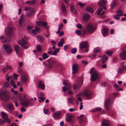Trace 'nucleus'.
Returning a JSON list of instances; mask_svg holds the SVG:
<instances>
[{
	"mask_svg": "<svg viewBox=\"0 0 126 126\" xmlns=\"http://www.w3.org/2000/svg\"><path fill=\"white\" fill-rule=\"evenodd\" d=\"M64 41L63 38H62L58 43V46L59 47H62L63 46V44L64 43Z\"/></svg>",
	"mask_w": 126,
	"mask_h": 126,
	"instance_id": "obj_31",
	"label": "nucleus"
},
{
	"mask_svg": "<svg viewBox=\"0 0 126 126\" xmlns=\"http://www.w3.org/2000/svg\"><path fill=\"white\" fill-rule=\"evenodd\" d=\"M76 27L80 29H82L83 27V26L80 23L77 24L76 25Z\"/></svg>",
	"mask_w": 126,
	"mask_h": 126,
	"instance_id": "obj_51",
	"label": "nucleus"
},
{
	"mask_svg": "<svg viewBox=\"0 0 126 126\" xmlns=\"http://www.w3.org/2000/svg\"><path fill=\"white\" fill-rule=\"evenodd\" d=\"M86 10L87 11L91 13H93V11L92 8L88 6L86 8Z\"/></svg>",
	"mask_w": 126,
	"mask_h": 126,
	"instance_id": "obj_38",
	"label": "nucleus"
},
{
	"mask_svg": "<svg viewBox=\"0 0 126 126\" xmlns=\"http://www.w3.org/2000/svg\"><path fill=\"white\" fill-rule=\"evenodd\" d=\"M0 95L3 96V95L7 94L8 93L7 90L5 88H3L1 89L0 90Z\"/></svg>",
	"mask_w": 126,
	"mask_h": 126,
	"instance_id": "obj_15",
	"label": "nucleus"
},
{
	"mask_svg": "<svg viewBox=\"0 0 126 126\" xmlns=\"http://www.w3.org/2000/svg\"><path fill=\"white\" fill-rule=\"evenodd\" d=\"M120 16H119V15L118 14L115 15L114 16V18L116 20H119L120 19Z\"/></svg>",
	"mask_w": 126,
	"mask_h": 126,
	"instance_id": "obj_50",
	"label": "nucleus"
},
{
	"mask_svg": "<svg viewBox=\"0 0 126 126\" xmlns=\"http://www.w3.org/2000/svg\"><path fill=\"white\" fill-rule=\"evenodd\" d=\"M61 8L63 13H64L66 12L67 10L65 5L64 4H61Z\"/></svg>",
	"mask_w": 126,
	"mask_h": 126,
	"instance_id": "obj_24",
	"label": "nucleus"
},
{
	"mask_svg": "<svg viewBox=\"0 0 126 126\" xmlns=\"http://www.w3.org/2000/svg\"><path fill=\"white\" fill-rule=\"evenodd\" d=\"M90 72L91 75V81H94L99 78L97 72L96 70H94L93 68H91Z\"/></svg>",
	"mask_w": 126,
	"mask_h": 126,
	"instance_id": "obj_1",
	"label": "nucleus"
},
{
	"mask_svg": "<svg viewBox=\"0 0 126 126\" xmlns=\"http://www.w3.org/2000/svg\"><path fill=\"white\" fill-rule=\"evenodd\" d=\"M4 97L1 96L0 97L1 99L2 100L5 101L7 102L10 99V96L8 94L3 95Z\"/></svg>",
	"mask_w": 126,
	"mask_h": 126,
	"instance_id": "obj_13",
	"label": "nucleus"
},
{
	"mask_svg": "<svg viewBox=\"0 0 126 126\" xmlns=\"http://www.w3.org/2000/svg\"><path fill=\"white\" fill-rule=\"evenodd\" d=\"M95 28L91 23H90L87 26L86 31L89 33H92L94 31Z\"/></svg>",
	"mask_w": 126,
	"mask_h": 126,
	"instance_id": "obj_3",
	"label": "nucleus"
},
{
	"mask_svg": "<svg viewBox=\"0 0 126 126\" xmlns=\"http://www.w3.org/2000/svg\"><path fill=\"white\" fill-rule=\"evenodd\" d=\"M38 41L40 43H42L44 40V37L40 35H38L36 36Z\"/></svg>",
	"mask_w": 126,
	"mask_h": 126,
	"instance_id": "obj_26",
	"label": "nucleus"
},
{
	"mask_svg": "<svg viewBox=\"0 0 126 126\" xmlns=\"http://www.w3.org/2000/svg\"><path fill=\"white\" fill-rule=\"evenodd\" d=\"M13 76H12L9 77H7L6 79V80L7 81H8L10 79H12L13 78Z\"/></svg>",
	"mask_w": 126,
	"mask_h": 126,
	"instance_id": "obj_57",
	"label": "nucleus"
},
{
	"mask_svg": "<svg viewBox=\"0 0 126 126\" xmlns=\"http://www.w3.org/2000/svg\"><path fill=\"white\" fill-rule=\"evenodd\" d=\"M83 57V56H82L79 55H78L77 56V58L78 59H81V58Z\"/></svg>",
	"mask_w": 126,
	"mask_h": 126,
	"instance_id": "obj_62",
	"label": "nucleus"
},
{
	"mask_svg": "<svg viewBox=\"0 0 126 126\" xmlns=\"http://www.w3.org/2000/svg\"><path fill=\"white\" fill-rule=\"evenodd\" d=\"M110 105V100L109 98L106 99L105 102V107L108 109V108Z\"/></svg>",
	"mask_w": 126,
	"mask_h": 126,
	"instance_id": "obj_21",
	"label": "nucleus"
},
{
	"mask_svg": "<svg viewBox=\"0 0 126 126\" xmlns=\"http://www.w3.org/2000/svg\"><path fill=\"white\" fill-rule=\"evenodd\" d=\"M3 47L6 50L7 53L8 54H10L12 52V48L10 45L5 44L3 45Z\"/></svg>",
	"mask_w": 126,
	"mask_h": 126,
	"instance_id": "obj_8",
	"label": "nucleus"
},
{
	"mask_svg": "<svg viewBox=\"0 0 126 126\" xmlns=\"http://www.w3.org/2000/svg\"><path fill=\"white\" fill-rule=\"evenodd\" d=\"M107 1V0H100L98 2V4L100 7H102L106 4Z\"/></svg>",
	"mask_w": 126,
	"mask_h": 126,
	"instance_id": "obj_16",
	"label": "nucleus"
},
{
	"mask_svg": "<svg viewBox=\"0 0 126 126\" xmlns=\"http://www.w3.org/2000/svg\"><path fill=\"white\" fill-rule=\"evenodd\" d=\"M63 83L64 85H66L67 88H69V89L71 87V85L67 80L64 79L63 81Z\"/></svg>",
	"mask_w": 126,
	"mask_h": 126,
	"instance_id": "obj_18",
	"label": "nucleus"
},
{
	"mask_svg": "<svg viewBox=\"0 0 126 126\" xmlns=\"http://www.w3.org/2000/svg\"><path fill=\"white\" fill-rule=\"evenodd\" d=\"M84 115H81L77 117L78 120L80 122H82L83 121V119L84 118Z\"/></svg>",
	"mask_w": 126,
	"mask_h": 126,
	"instance_id": "obj_40",
	"label": "nucleus"
},
{
	"mask_svg": "<svg viewBox=\"0 0 126 126\" xmlns=\"http://www.w3.org/2000/svg\"><path fill=\"white\" fill-rule=\"evenodd\" d=\"M116 12L119 15V16H122L123 15V11L120 10H118Z\"/></svg>",
	"mask_w": 126,
	"mask_h": 126,
	"instance_id": "obj_41",
	"label": "nucleus"
},
{
	"mask_svg": "<svg viewBox=\"0 0 126 126\" xmlns=\"http://www.w3.org/2000/svg\"><path fill=\"white\" fill-rule=\"evenodd\" d=\"M28 78L27 76L25 75H22L21 78V81L22 82H25L28 79Z\"/></svg>",
	"mask_w": 126,
	"mask_h": 126,
	"instance_id": "obj_23",
	"label": "nucleus"
},
{
	"mask_svg": "<svg viewBox=\"0 0 126 126\" xmlns=\"http://www.w3.org/2000/svg\"><path fill=\"white\" fill-rule=\"evenodd\" d=\"M63 26V24H61L59 25L58 26V29L61 30Z\"/></svg>",
	"mask_w": 126,
	"mask_h": 126,
	"instance_id": "obj_64",
	"label": "nucleus"
},
{
	"mask_svg": "<svg viewBox=\"0 0 126 126\" xmlns=\"http://www.w3.org/2000/svg\"><path fill=\"white\" fill-rule=\"evenodd\" d=\"M1 114L2 117L3 119H4L8 117V115L7 114L3 112H1Z\"/></svg>",
	"mask_w": 126,
	"mask_h": 126,
	"instance_id": "obj_37",
	"label": "nucleus"
},
{
	"mask_svg": "<svg viewBox=\"0 0 126 126\" xmlns=\"http://www.w3.org/2000/svg\"><path fill=\"white\" fill-rule=\"evenodd\" d=\"M7 107L8 110V111L11 113L12 111H13L14 109V108L13 104L11 102L9 103L7 105Z\"/></svg>",
	"mask_w": 126,
	"mask_h": 126,
	"instance_id": "obj_7",
	"label": "nucleus"
},
{
	"mask_svg": "<svg viewBox=\"0 0 126 126\" xmlns=\"http://www.w3.org/2000/svg\"><path fill=\"white\" fill-rule=\"evenodd\" d=\"M83 83L82 80L78 81L77 83V84L74 85L73 86V87L74 89L76 90L77 89L79 88L82 85Z\"/></svg>",
	"mask_w": 126,
	"mask_h": 126,
	"instance_id": "obj_9",
	"label": "nucleus"
},
{
	"mask_svg": "<svg viewBox=\"0 0 126 126\" xmlns=\"http://www.w3.org/2000/svg\"><path fill=\"white\" fill-rule=\"evenodd\" d=\"M113 52L112 51H108L107 52V54L109 56H110L112 54Z\"/></svg>",
	"mask_w": 126,
	"mask_h": 126,
	"instance_id": "obj_53",
	"label": "nucleus"
},
{
	"mask_svg": "<svg viewBox=\"0 0 126 126\" xmlns=\"http://www.w3.org/2000/svg\"><path fill=\"white\" fill-rule=\"evenodd\" d=\"M14 48L17 54L18 53V51L20 50V47L18 46L17 45H15L14 46Z\"/></svg>",
	"mask_w": 126,
	"mask_h": 126,
	"instance_id": "obj_36",
	"label": "nucleus"
},
{
	"mask_svg": "<svg viewBox=\"0 0 126 126\" xmlns=\"http://www.w3.org/2000/svg\"><path fill=\"white\" fill-rule=\"evenodd\" d=\"M70 10L72 13L76 15L77 13V11L75 9L74 6L73 5H72L71 6Z\"/></svg>",
	"mask_w": 126,
	"mask_h": 126,
	"instance_id": "obj_19",
	"label": "nucleus"
},
{
	"mask_svg": "<svg viewBox=\"0 0 126 126\" xmlns=\"http://www.w3.org/2000/svg\"><path fill=\"white\" fill-rule=\"evenodd\" d=\"M48 57L49 56L46 53H44L42 55L43 58L44 59H47Z\"/></svg>",
	"mask_w": 126,
	"mask_h": 126,
	"instance_id": "obj_45",
	"label": "nucleus"
},
{
	"mask_svg": "<svg viewBox=\"0 0 126 126\" xmlns=\"http://www.w3.org/2000/svg\"><path fill=\"white\" fill-rule=\"evenodd\" d=\"M77 49L76 48H74L71 50V53L72 54H74L76 51Z\"/></svg>",
	"mask_w": 126,
	"mask_h": 126,
	"instance_id": "obj_54",
	"label": "nucleus"
},
{
	"mask_svg": "<svg viewBox=\"0 0 126 126\" xmlns=\"http://www.w3.org/2000/svg\"><path fill=\"white\" fill-rule=\"evenodd\" d=\"M38 87L40 88L42 90H43L45 89V86L44 83L43 81H40L39 82Z\"/></svg>",
	"mask_w": 126,
	"mask_h": 126,
	"instance_id": "obj_28",
	"label": "nucleus"
},
{
	"mask_svg": "<svg viewBox=\"0 0 126 126\" xmlns=\"http://www.w3.org/2000/svg\"><path fill=\"white\" fill-rule=\"evenodd\" d=\"M37 25L39 26H43L44 27H46L47 25V23L44 21H38L36 22Z\"/></svg>",
	"mask_w": 126,
	"mask_h": 126,
	"instance_id": "obj_17",
	"label": "nucleus"
},
{
	"mask_svg": "<svg viewBox=\"0 0 126 126\" xmlns=\"http://www.w3.org/2000/svg\"><path fill=\"white\" fill-rule=\"evenodd\" d=\"M72 117L71 115H69L67 116V121L70 122L72 120Z\"/></svg>",
	"mask_w": 126,
	"mask_h": 126,
	"instance_id": "obj_47",
	"label": "nucleus"
},
{
	"mask_svg": "<svg viewBox=\"0 0 126 126\" xmlns=\"http://www.w3.org/2000/svg\"><path fill=\"white\" fill-rule=\"evenodd\" d=\"M89 46V43L87 41L82 42L79 45V47L80 49H82L87 48Z\"/></svg>",
	"mask_w": 126,
	"mask_h": 126,
	"instance_id": "obj_6",
	"label": "nucleus"
},
{
	"mask_svg": "<svg viewBox=\"0 0 126 126\" xmlns=\"http://www.w3.org/2000/svg\"><path fill=\"white\" fill-rule=\"evenodd\" d=\"M79 66L78 64H74L72 66L73 73L74 74L77 73L79 69Z\"/></svg>",
	"mask_w": 126,
	"mask_h": 126,
	"instance_id": "obj_14",
	"label": "nucleus"
},
{
	"mask_svg": "<svg viewBox=\"0 0 126 126\" xmlns=\"http://www.w3.org/2000/svg\"><path fill=\"white\" fill-rule=\"evenodd\" d=\"M12 30V28L11 27L6 28L5 30L6 34L10 36L12 35L13 33Z\"/></svg>",
	"mask_w": 126,
	"mask_h": 126,
	"instance_id": "obj_10",
	"label": "nucleus"
},
{
	"mask_svg": "<svg viewBox=\"0 0 126 126\" xmlns=\"http://www.w3.org/2000/svg\"><path fill=\"white\" fill-rule=\"evenodd\" d=\"M106 8V7H100L97 12V14L99 15H103L105 12V11L103 10V9H105Z\"/></svg>",
	"mask_w": 126,
	"mask_h": 126,
	"instance_id": "obj_11",
	"label": "nucleus"
},
{
	"mask_svg": "<svg viewBox=\"0 0 126 126\" xmlns=\"http://www.w3.org/2000/svg\"><path fill=\"white\" fill-rule=\"evenodd\" d=\"M123 68L124 70L126 69V63H122Z\"/></svg>",
	"mask_w": 126,
	"mask_h": 126,
	"instance_id": "obj_55",
	"label": "nucleus"
},
{
	"mask_svg": "<svg viewBox=\"0 0 126 126\" xmlns=\"http://www.w3.org/2000/svg\"><path fill=\"white\" fill-rule=\"evenodd\" d=\"M13 76H14V78L16 79H17V77L18 76V75L17 74H16L15 73H14L13 74Z\"/></svg>",
	"mask_w": 126,
	"mask_h": 126,
	"instance_id": "obj_63",
	"label": "nucleus"
},
{
	"mask_svg": "<svg viewBox=\"0 0 126 126\" xmlns=\"http://www.w3.org/2000/svg\"><path fill=\"white\" fill-rule=\"evenodd\" d=\"M77 4L79 6L81 7H83L85 4V3H82L80 1H78Z\"/></svg>",
	"mask_w": 126,
	"mask_h": 126,
	"instance_id": "obj_42",
	"label": "nucleus"
},
{
	"mask_svg": "<svg viewBox=\"0 0 126 126\" xmlns=\"http://www.w3.org/2000/svg\"><path fill=\"white\" fill-rule=\"evenodd\" d=\"M108 30L106 28H104L102 30V33L104 36H107L108 33Z\"/></svg>",
	"mask_w": 126,
	"mask_h": 126,
	"instance_id": "obj_30",
	"label": "nucleus"
},
{
	"mask_svg": "<svg viewBox=\"0 0 126 126\" xmlns=\"http://www.w3.org/2000/svg\"><path fill=\"white\" fill-rule=\"evenodd\" d=\"M116 2V0H114L112 2L111 4V7L112 8H113L115 6Z\"/></svg>",
	"mask_w": 126,
	"mask_h": 126,
	"instance_id": "obj_43",
	"label": "nucleus"
},
{
	"mask_svg": "<svg viewBox=\"0 0 126 126\" xmlns=\"http://www.w3.org/2000/svg\"><path fill=\"white\" fill-rule=\"evenodd\" d=\"M108 59L107 56L106 55H103L101 58V61L103 63H105Z\"/></svg>",
	"mask_w": 126,
	"mask_h": 126,
	"instance_id": "obj_32",
	"label": "nucleus"
},
{
	"mask_svg": "<svg viewBox=\"0 0 126 126\" xmlns=\"http://www.w3.org/2000/svg\"><path fill=\"white\" fill-rule=\"evenodd\" d=\"M109 121L108 120H104L102 124V126H109Z\"/></svg>",
	"mask_w": 126,
	"mask_h": 126,
	"instance_id": "obj_33",
	"label": "nucleus"
},
{
	"mask_svg": "<svg viewBox=\"0 0 126 126\" xmlns=\"http://www.w3.org/2000/svg\"><path fill=\"white\" fill-rule=\"evenodd\" d=\"M36 49L37 51H40L41 50V47L40 45H38L36 47Z\"/></svg>",
	"mask_w": 126,
	"mask_h": 126,
	"instance_id": "obj_44",
	"label": "nucleus"
},
{
	"mask_svg": "<svg viewBox=\"0 0 126 126\" xmlns=\"http://www.w3.org/2000/svg\"><path fill=\"white\" fill-rule=\"evenodd\" d=\"M100 50V49L98 47H96L94 50V52L96 53L99 52Z\"/></svg>",
	"mask_w": 126,
	"mask_h": 126,
	"instance_id": "obj_49",
	"label": "nucleus"
},
{
	"mask_svg": "<svg viewBox=\"0 0 126 126\" xmlns=\"http://www.w3.org/2000/svg\"><path fill=\"white\" fill-rule=\"evenodd\" d=\"M18 43L21 45L22 48L24 49L27 48L28 46L26 41L23 39H21L19 40L18 42Z\"/></svg>",
	"mask_w": 126,
	"mask_h": 126,
	"instance_id": "obj_5",
	"label": "nucleus"
},
{
	"mask_svg": "<svg viewBox=\"0 0 126 126\" xmlns=\"http://www.w3.org/2000/svg\"><path fill=\"white\" fill-rule=\"evenodd\" d=\"M11 85L13 86V87L14 88H16L17 87V86L15 84V82L13 80H12L11 81Z\"/></svg>",
	"mask_w": 126,
	"mask_h": 126,
	"instance_id": "obj_46",
	"label": "nucleus"
},
{
	"mask_svg": "<svg viewBox=\"0 0 126 126\" xmlns=\"http://www.w3.org/2000/svg\"><path fill=\"white\" fill-rule=\"evenodd\" d=\"M121 58L123 59H126V51H124L120 54Z\"/></svg>",
	"mask_w": 126,
	"mask_h": 126,
	"instance_id": "obj_29",
	"label": "nucleus"
},
{
	"mask_svg": "<svg viewBox=\"0 0 126 126\" xmlns=\"http://www.w3.org/2000/svg\"><path fill=\"white\" fill-rule=\"evenodd\" d=\"M25 20V18L23 14H22L20 16V18L19 20V25L21 26L22 24L24 22Z\"/></svg>",
	"mask_w": 126,
	"mask_h": 126,
	"instance_id": "obj_12",
	"label": "nucleus"
},
{
	"mask_svg": "<svg viewBox=\"0 0 126 126\" xmlns=\"http://www.w3.org/2000/svg\"><path fill=\"white\" fill-rule=\"evenodd\" d=\"M44 112V113L46 114H47L48 113V110H46L45 109V108H44L43 109Z\"/></svg>",
	"mask_w": 126,
	"mask_h": 126,
	"instance_id": "obj_58",
	"label": "nucleus"
},
{
	"mask_svg": "<svg viewBox=\"0 0 126 126\" xmlns=\"http://www.w3.org/2000/svg\"><path fill=\"white\" fill-rule=\"evenodd\" d=\"M90 17V15L88 14H85L83 15V19L85 21H87L88 20Z\"/></svg>",
	"mask_w": 126,
	"mask_h": 126,
	"instance_id": "obj_27",
	"label": "nucleus"
},
{
	"mask_svg": "<svg viewBox=\"0 0 126 126\" xmlns=\"http://www.w3.org/2000/svg\"><path fill=\"white\" fill-rule=\"evenodd\" d=\"M9 68V66L7 65L6 67L2 69V71L3 72H5Z\"/></svg>",
	"mask_w": 126,
	"mask_h": 126,
	"instance_id": "obj_48",
	"label": "nucleus"
},
{
	"mask_svg": "<svg viewBox=\"0 0 126 126\" xmlns=\"http://www.w3.org/2000/svg\"><path fill=\"white\" fill-rule=\"evenodd\" d=\"M55 63V62L54 61H51L48 63L47 65V67L50 69L53 68L54 67Z\"/></svg>",
	"mask_w": 126,
	"mask_h": 126,
	"instance_id": "obj_20",
	"label": "nucleus"
},
{
	"mask_svg": "<svg viewBox=\"0 0 126 126\" xmlns=\"http://www.w3.org/2000/svg\"><path fill=\"white\" fill-rule=\"evenodd\" d=\"M26 16L27 17L29 18L32 16V11L30 10L29 12H27L26 14Z\"/></svg>",
	"mask_w": 126,
	"mask_h": 126,
	"instance_id": "obj_39",
	"label": "nucleus"
},
{
	"mask_svg": "<svg viewBox=\"0 0 126 126\" xmlns=\"http://www.w3.org/2000/svg\"><path fill=\"white\" fill-rule=\"evenodd\" d=\"M67 102L69 104H73L74 103V100L73 97H70L67 99Z\"/></svg>",
	"mask_w": 126,
	"mask_h": 126,
	"instance_id": "obj_25",
	"label": "nucleus"
},
{
	"mask_svg": "<svg viewBox=\"0 0 126 126\" xmlns=\"http://www.w3.org/2000/svg\"><path fill=\"white\" fill-rule=\"evenodd\" d=\"M102 109L101 108L97 107L94 108L93 109L91 110V111L93 112H98L101 111Z\"/></svg>",
	"mask_w": 126,
	"mask_h": 126,
	"instance_id": "obj_34",
	"label": "nucleus"
},
{
	"mask_svg": "<svg viewBox=\"0 0 126 126\" xmlns=\"http://www.w3.org/2000/svg\"><path fill=\"white\" fill-rule=\"evenodd\" d=\"M10 84L7 82H5L4 84V86L5 87H9L10 86Z\"/></svg>",
	"mask_w": 126,
	"mask_h": 126,
	"instance_id": "obj_52",
	"label": "nucleus"
},
{
	"mask_svg": "<svg viewBox=\"0 0 126 126\" xmlns=\"http://www.w3.org/2000/svg\"><path fill=\"white\" fill-rule=\"evenodd\" d=\"M67 90H69L68 88H67L65 87H63L62 88V90L63 91L65 92Z\"/></svg>",
	"mask_w": 126,
	"mask_h": 126,
	"instance_id": "obj_60",
	"label": "nucleus"
},
{
	"mask_svg": "<svg viewBox=\"0 0 126 126\" xmlns=\"http://www.w3.org/2000/svg\"><path fill=\"white\" fill-rule=\"evenodd\" d=\"M123 72V70L121 68H119L118 70V72L120 74H121Z\"/></svg>",
	"mask_w": 126,
	"mask_h": 126,
	"instance_id": "obj_56",
	"label": "nucleus"
},
{
	"mask_svg": "<svg viewBox=\"0 0 126 126\" xmlns=\"http://www.w3.org/2000/svg\"><path fill=\"white\" fill-rule=\"evenodd\" d=\"M4 120H6L7 123L9 124L10 123V120L9 118H8V117L4 119Z\"/></svg>",
	"mask_w": 126,
	"mask_h": 126,
	"instance_id": "obj_59",
	"label": "nucleus"
},
{
	"mask_svg": "<svg viewBox=\"0 0 126 126\" xmlns=\"http://www.w3.org/2000/svg\"><path fill=\"white\" fill-rule=\"evenodd\" d=\"M81 94L85 96L87 99H90L92 98V96L91 92L88 90L84 91L81 93Z\"/></svg>",
	"mask_w": 126,
	"mask_h": 126,
	"instance_id": "obj_2",
	"label": "nucleus"
},
{
	"mask_svg": "<svg viewBox=\"0 0 126 126\" xmlns=\"http://www.w3.org/2000/svg\"><path fill=\"white\" fill-rule=\"evenodd\" d=\"M53 118L55 119H58L61 117V113L60 112H55L53 116Z\"/></svg>",
	"mask_w": 126,
	"mask_h": 126,
	"instance_id": "obj_22",
	"label": "nucleus"
},
{
	"mask_svg": "<svg viewBox=\"0 0 126 126\" xmlns=\"http://www.w3.org/2000/svg\"><path fill=\"white\" fill-rule=\"evenodd\" d=\"M40 29L39 28L36 27L35 28V30H33L32 31V33H34L35 35H36L37 33L35 32V31L36 32H38L40 31Z\"/></svg>",
	"mask_w": 126,
	"mask_h": 126,
	"instance_id": "obj_35",
	"label": "nucleus"
},
{
	"mask_svg": "<svg viewBox=\"0 0 126 126\" xmlns=\"http://www.w3.org/2000/svg\"><path fill=\"white\" fill-rule=\"evenodd\" d=\"M21 104L23 107H29L31 105V100L29 99L28 98L25 97V96L24 99Z\"/></svg>",
	"mask_w": 126,
	"mask_h": 126,
	"instance_id": "obj_4",
	"label": "nucleus"
},
{
	"mask_svg": "<svg viewBox=\"0 0 126 126\" xmlns=\"http://www.w3.org/2000/svg\"><path fill=\"white\" fill-rule=\"evenodd\" d=\"M37 0H32V4H35L37 3Z\"/></svg>",
	"mask_w": 126,
	"mask_h": 126,
	"instance_id": "obj_61",
	"label": "nucleus"
}]
</instances>
